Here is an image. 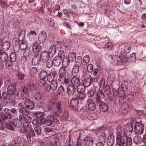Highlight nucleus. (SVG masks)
<instances>
[{"instance_id":"25","label":"nucleus","mask_w":146,"mask_h":146,"mask_svg":"<svg viewBox=\"0 0 146 146\" xmlns=\"http://www.w3.org/2000/svg\"><path fill=\"white\" fill-rule=\"evenodd\" d=\"M10 47V43L9 42L5 41L2 44V48L4 50H7Z\"/></svg>"},{"instance_id":"52","label":"nucleus","mask_w":146,"mask_h":146,"mask_svg":"<svg viewBox=\"0 0 146 146\" xmlns=\"http://www.w3.org/2000/svg\"><path fill=\"white\" fill-rule=\"evenodd\" d=\"M117 93L118 95L119 96V97L122 98L125 97V94L123 90H122L118 91Z\"/></svg>"},{"instance_id":"41","label":"nucleus","mask_w":146,"mask_h":146,"mask_svg":"<svg viewBox=\"0 0 146 146\" xmlns=\"http://www.w3.org/2000/svg\"><path fill=\"white\" fill-rule=\"evenodd\" d=\"M19 111L22 114L25 115H27L29 113V111L25 109L24 107L19 108Z\"/></svg>"},{"instance_id":"38","label":"nucleus","mask_w":146,"mask_h":146,"mask_svg":"<svg viewBox=\"0 0 146 146\" xmlns=\"http://www.w3.org/2000/svg\"><path fill=\"white\" fill-rule=\"evenodd\" d=\"M57 83L56 82H51L50 88L53 90H55L57 88Z\"/></svg>"},{"instance_id":"24","label":"nucleus","mask_w":146,"mask_h":146,"mask_svg":"<svg viewBox=\"0 0 146 146\" xmlns=\"http://www.w3.org/2000/svg\"><path fill=\"white\" fill-rule=\"evenodd\" d=\"M13 126L17 127H20L22 125V122L21 120L18 119H15L13 120Z\"/></svg>"},{"instance_id":"35","label":"nucleus","mask_w":146,"mask_h":146,"mask_svg":"<svg viewBox=\"0 0 146 146\" xmlns=\"http://www.w3.org/2000/svg\"><path fill=\"white\" fill-rule=\"evenodd\" d=\"M133 140L134 142L137 144L140 143L142 141L141 137L139 135L135 136L133 138Z\"/></svg>"},{"instance_id":"9","label":"nucleus","mask_w":146,"mask_h":146,"mask_svg":"<svg viewBox=\"0 0 146 146\" xmlns=\"http://www.w3.org/2000/svg\"><path fill=\"white\" fill-rule=\"evenodd\" d=\"M88 105V108L89 110L91 111L94 110L96 108L95 103L90 99H88L87 101Z\"/></svg>"},{"instance_id":"59","label":"nucleus","mask_w":146,"mask_h":146,"mask_svg":"<svg viewBox=\"0 0 146 146\" xmlns=\"http://www.w3.org/2000/svg\"><path fill=\"white\" fill-rule=\"evenodd\" d=\"M80 68L81 67L77 66L74 65L73 69V71L74 73L77 74L78 73L79 70L80 69Z\"/></svg>"},{"instance_id":"50","label":"nucleus","mask_w":146,"mask_h":146,"mask_svg":"<svg viewBox=\"0 0 146 146\" xmlns=\"http://www.w3.org/2000/svg\"><path fill=\"white\" fill-rule=\"evenodd\" d=\"M130 46L129 44H126L124 47V50L126 53H129L131 49Z\"/></svg>"},{"instance_id":"56","label":"nucleus","mask_w":146,"mask_h":146,"mask_svg":"<svg viewBox=\"0 0 146 146\" xmlns=\"http://www.w3.org/2000/svg\"><path fill=\"white\" fill-rule=\"evenodd\" d=\"M136 55L135 53H133L131 54L128 58V60H131L132 61H134L136 59Z\"/></svg>"},{"instance_id":"19","label":"nucleus","mask_w":146,"mask_h":146,"mask_svg":"<svg viewBox=\"0 0 146 146\" xmlns=\"http://www.w3.org/2000/svg\"><path fill=\"white\" fill-rule=\"evenodd\" d=\"M86 97V95L85 94L83 93H80L78 96L77 99L78 101H79L82 104H83L85 102Z\"/></svg>"},{"instance_id":"34","label":"nucleus","mask_w":146,"mask_h":146,"mask_svg":"<svg viewBox=\"0 0 146 146\" xmlns=\"http://www.w3.org/2000/svg\"><path fill=\"white\" fill-rule=\"evenodd\" d=\"M35 133L37 135H40L42 132L41 128L39 126H36L34 127Z\"/></svg>"},{"instance_id":"53","label":"nucleus","mask_w":146,"mask_h":146,"mask_svg":"<svg viewBox=\"0 0 146 146\" xmlns=\"http://www.w3.org/2000/svg\"><path fill=\"white\" fill-rule=\"evenodd\" d=\"M35 23L37 24L40 25L41 23L42 20L41 18L38 17H35Z\"/></svg>"},{"instance_id":"7","label":"nucleus","mask_w":146,"mask_h":146,"mask_svg":"<svg viewBox=\"0 0 146 146\" xmlns=\"http://www.w3.org/2000/svg\"><path fill=\"white\" fill-rule=\"evenodd\" d=\"M95 80L94 78H84L83 80V84L86 87H87L90 86Z\"/></svg>"},{"instance_id":"4","label":"nucleus","mask_w":146,"mask_h":146,"mask_svg":"<svg viewBox=\"0 0 146 146\" xmlns=\"http://www.w3.org/2000/svg\"><path fill=\"white\" fill-rule=\"evenodd\" d=\"M134 129L136 133L141 134L144 130V127L143 124L140 122L137 121L134 126Z\"/></svg>"},{"instance_id":"14","label":"nucleus","mask_w":146,"mask_h":146,"mask_svg":"<svg viewBox=\"0 0 146 146\" xmlns=\"http://www.w3.org/2000/svg\"><path fill=\"white\" fill-rule=\"evenodd\" d=\"M84 142L86 146H93V141L92 138L90 137H86L84 139Z\"/></svg>"},{"instance_id":"45","label":"nucleus","mask_w":146,"mask_h":146,"mask_svg":"<svg viewBox=\"0 0 146 146\" xmlns=\"http://www.w3.org/2000/svg\"><path fill=\"white\" fill-rule=\"evenodd\" d=\"M46 62V67L48 68H50L53 64V61L51 60L50 58L48 60H47Z\"/></svg>"},{"instance_id":"30","label":"nucleus","mask_w":146,"mask_h":146,"mask_svg":"<svg viewBox=\"0 0 146 146\" xmlns=\"http://www.w3.org/2000/svg\"><path fill=\"white\" fill-rule=\"evenodd\" d=\"M63 45L65 47L68 48H70L72 46V43L70 40L67 39L65 41L63 40Z\"/></svg>"},{"instance_id":"49","label":"nucleus","mask_w":146,"mask_h":146,"mask_svg":"<svg viewBox=\"0 0 146 146\" xmlns=\"http://www.w3.org/2000/svg\"><path fill=\"white\" fill-rule=\"evenodd\" d=\"M31 52L29 50L27 49L23 52L24 56L25 57L29 56L31 55Z\"/></svg>"},{"instance_id":"62","label":"nucleus","mask_w":146,"mask_h":146,"mask_svg":"<svg viewBox=\"0 0 146 146\" xmlns=\"http://www.w3.org/2000/svg\"><path fill=\"white\" fill-rule=\"evenodd\" d=\"M80 58L79 60L78 61H76V63L75 65L76 66L81 67L82 62V58L81 57H80Z\"/></svg>"},{"instance_id":"32","label":"nucleus","mask_w":146,"mask_h":146,"mask_svg":"<svg viewBox=\"0 0 146 146\" xmlns=\"http://www.w3.org/2000/svg\"><path fill=\"white\" fill-rule=\"evenodd\" d=\"M37 70L36 68L34 67H32L30 69L29 73L31 76H34L36 74Z\"/></svg>"},{"instance_id":"58","label":"nucleus","mask_w":146,"mask_h":146,"mask_svg":"<svg viewBox=\"0 0 146 146\" xmlns=\"http://www.w3.org/2000/svg\"><path fill=\"white\" fill-rule=\"evenodd\" d=\"M133 127L131 125L126 126L125 127L126 131L127 132H131L133 131Z\"/></svg>"},{"instance_id":"27","label":"nucleus","mask_w":146,"mask_h":146,"mask_svg":"<svg viewBox=\"0 0 146 146\" xmlns=\"http://www.w3.org/2000/svg\"><path fill=\"white\" fill-rule=\"evenodd\" d=\"M66 71L65 67H63L60 69L59 72V73L60 74L59 80L60 81L61 80L60 78L62 79V76H64L66 74Z\"/></svg>"},{"instance_id":"48","label":"nucleus","mask_w":146,"mask_h":146,"mask_svg":"<svg viewBox=\"0 0 146 146\" xmlns=\"http://www.w3.org/2000/svg\"><path fill=\"white\" fill-rule=\"evenodd\" d=\"M5 66L7 68H9L11 67L12 66V63L11 61L9 60H7L6 61Z\"/></svg>"},{"instance_id":"28","label":"nucleus","mask_w":146,"mask_h":146,"mask_svg":"<svg viewBox=\"0 0 146 146\" xmlns=\"http://www.w3.org/2000/svg\"><path fill=\"white\" fill-rule=\"evenodd\" d=\"M71 62L70 59H68L67 57L64 58L62 59V64L63 67H66L68 65L69 63Z\"/></svg>"},{"instance_id":"13","label":"nucleus","mask_w":146,"mask_h":146,"mask_svg":"<svg viewBox=\"0 0 146 146\" xmlns=\"http://www.w3.org/2000/svg\"><path fill=\"white\" fill-rule=\"evenodd\" d=\"M32 48L33 52L36 54H37L40 51L41 46L39 43L35 42L33 44Z\"/></svg>"},{"instance_id":"61","label":"nucleus","mask_w":146,"mask_h":146,"mask_svg":"<svg viewBox=\"0 0 146 146\" xmlns=\"http://www.w3.org/2000/svg\"><path fill=\"white\" fill-rule=\"evenodd\" d=\"M105 47L106 48L110 50L112 47V43L110 42H108L105 44Z\"/></svg>"},{"instance_id":"60","label":"nucleus","mask_w":146,"mask_h":146,"mask_svg":"<svg viewBox=\"0 0 146 146\" xmlns=\"http://www.w3.org/2000/svg\"><path fill=\"white\" fill-rule=\"evenodd\" d=\"M27 46V44L23 42L20 45L19 47L22 50H25L26 49Z\"/></svg>"},{"instance_id":"31","label":"nucleus","mask_w":146,"mask_h":146,"mask_svg":"<svg viewBox=\"0 0 146 146\" xmlns=\"http://www.w3.org/2000/svg\"><path fill=\"white\" fill-rule=\"evenodd\" d=\"M47 75V72L46 71L42 70L39 73V77L40 78L44 79L46 78Z\"/></svg>"},{"instance_id":"54","label":"nucleus","mask_w":146,"mask_h":146,"mask_svg":"<svg viewBox=\"0 0 146 146\" xmlns=\"http://www.w3.org/2000/svg\"><path fill=\"white\" fill-rule=\"evenodd\" d=\"M29 104L28 105L27 107V108L29 110H32L33 109L35 105L33 102L30 101Z\"/></svg>"},{"instance_id":"39","label":"nucleus","mask_w":146,"mask_h":146,"mask_svg":"<svg viewBox=\"0 0 146 146\" xmlns=\"http://www.w3.org/2000/svg\"><path fill=\"white\" fill-rule=\"evenodd\" d=\"M33 98L35 100V101L42 99L41 94L40 92H37L34 95Z\"/></svg>"},{"instance_id":"2","label":"nucleus","mask_w":146,"mask_h":146,"mask_svg":"<svg viewBox=\"0 0 146 146\" xmlns=\"http://www.w3.org/2000/svg\"><path fill=\"white\" fill-rule=\"evenodd\" d=\"M2 96L5 100H8V102L11 105L13 106H17V101L16 100L13 95H8L6 92H4L2 94Z\"/></svg>"},{"instance_id":"11","label":"nucleus","mask_w":146,"mask_h":146,"mask_svg":"<svg viewBox=\"0 0 146 146\" xmlns=\"http://www.w3.org/2000/svg\"><path fill=\"white\" fill-rule=\"evenodd\" d=\"M76 87L73 85L69 84L67 88V92L69 96H72L76 91Z\"/></svg>"},{"instance_id":"18","label":"nucleus","mask_w":146,"mask_h":146,"mask_svg":"<svg viewBox=\"0 0 146 146\" xmlns=\"http://www.w3.org/2000/svg\"><path fill=\"white\" fill-rule=\"evenodd\" d=\"M62 59L60 57L56 56L53 60V63L54 65L56 66H58L61 64Z\"/></svg>"},{"instance_id":"3","label":"nucleus","mask_w":146,"mask_h":146,"mask_svg":"<svg viewBox=\"0 0 146 146\" xmlns=\"http://www.w3.org/2000/svg\"><path fill=\"white\" fill-rule=\"evenodd\" d=\"M59 122L58 119L55 115H50L47 117L46 124L47 125L50 126L52 125L53 122L58 124Z\"/></svg>"},{"instance_id":"20","label":"nucleus","mask_w":146,"mask_h":146,"mask_svg":"<svg viewBox=\"0 0 146 146\" xmlns=\"http://www.w3.org/2000/svg\"><path fill=\"white\" fill-rule=\"evenodd\" d=\"M13 120H9L7 123L6 127L9 130L13 131H14L15 129L13 127Z\"/></svg>"},{"instance_id":"8","label":"nucleus","mask_w":146,"mask_h":146,"mask_svg":"<svg viewBox=\"0 0 146 146\" xmlns=\"http://www.w3.org/2000/svg\"><path fill=\"white\" fill-rule=\"evenodd\" d=\"M96 104L98 105L101 111L105 112L108 110V106L106 103L101 101L100 102V103H97Z\"/></svg>"},{"instance_id":"44","label":"nucleus","mask_w":146,"mask_h":146,"mask_svg":"<svg viewBox=\"0 0 146 146\" xmlns=\"http://www.w3.org/2000/svg\"><path fill=\"white\" fill-rule=\"evenodd\" d=\"M11 61L12 62L15 61L16 59V54L14 53H11L10 55Z\"/></svg>"},{"instance_id":"26","label":"nucleus","mask_w":146,"mask_h":146,"mask_svg":"<svg viewBox=\"0 0 146 146\" xmlns=\"http://www.w3.org/2000/svg\"><path fill=\"white\" fill-rule=\"evenodd\" d=\"M8 55L5 52L2 53L0 56V59L2 62H5L7 61L8 60Z\"/></svg>"},{"instance_id":"63","label":"nucleus","mask_w":146,"mask_h":146,"mask_svg":"<svg viewBox=\"0 0 146 146\" xmlns=\"http://www.w3.org/2000/svg\"><path fill=\"white\" fill-rule=\"evenodd\" d=\"M19 46V45H15L14 46L13 49L14 53L16 54L20 50Z\"/></svg>"},{"instance_id":"33","label":"nucleus","mask_w":146,"mask_h":146,"mask_svg":"<svg viewBox=\"0 0 146 146\" xmlns=\"http://www.w3.org/2000/svg\"><path fill=\"white\" fill-rule=\"evenodd\" d=\"M35 105L37 107L40 108L43 105V102L42 99L35 101Z\"/></svg>"},{"instance_id":"55","label":"nucleus","mask_w":146,"mask_h":146,"mask_svg":"<svg viewBox=\"0 0 146 146\" xmlns=\"http://www.w3.org/2000/svg\"><path fill=\"white\" fill-rule=\"evenodd\" d=\"M105 92H107V94L111 93V90L110 86L109 85H106L104 88Z\"/></svg>"},{"instance_id":"47","label":"nucleus","mask_w":146,"mask_h":146,"mask_svg":"<svg viewBox=\"0 0 146 146\" xmlns=\"http://www.w3.org/2000/svg\"><path fill=\"white\" fill-rule=\"evenodd\" d=\"M7 119H5V117H3L0 118V123L3 125H6Z\"/></svg>"},{"instance_id":"37","label":"nucleus","mask_w":146,"mask_h":146,"mask_svg":"<svg viewBox=\"0 0 146 146\" xmlns=\"http://www.w3.org/2000/svg\"><path fill=\"white\" fill-rule=\"evenodd\" d=\"M76 54L74 52H70L67 58L70 59V60L71 62H72V60L74 59L76 57Z\"/></svg>"},{"instance_id":"16","label":"nucleus","mask_w":146,"mask_h":146,"mask_svg":"<svg viewBox=\"0 0 146 146\" xmlns=\"http://www.w3.org/2000/svg\"><path fill=\"white\" fill-rule=\"evenodd\" d=\"M46 33L44 31H42L39 35L38 39L40 42H43L46 40Z\"/></svg>"},{"instance_id":"17","label":"nucleus","mask_w":146,"mask_h":146,"mask_svg":"<svg viewBox=\"0 0 146 146\" xmlns=\"http://www.w3.org/2000/svg\"><path fill=\"white\" fill-rule=\"evenodd\" d=\"M79 101L76 98H73L70 101L71 106L73 108H76L78 106Z\"/></svg>"},{"instance_id":"6","label":"nucleus","mask_w":146,"mask_h":146,"mask_svg":"<svg viewBox=\"0 0 146 146\" xmlns=\"http://www.w3.org/2000/svg\"><path fill=\"white\" fill-rule=\"evenodd\" d=\"M39 56L41 62L43 63L45 62L51 58L49 56L48 52L46 51L42 52Z\"/></svg>"},{"instance_id":"15","label":"nucleus","mask_w":146,"mask_h":146,"mask_svg":"<svg viewBox=\"0 0 146 146\" xmlns=\"http://www.w3.org/2000/svg\"><path fill=\"white\" fill-rule=\"evenodd\" d=\"M111 58L113 60L114 63L116 65H122L121 57L120 56L116 55L113 56Z\"/></svg>"},{"instance_id":"40","label":"nucleus","mask_w":146,"mask_h":146,"mask_svg":"<svg viewBox=\"0 0 146 146\" xmlns=\"http://www.w3.org/2000/svg\"><path fill=\"white\" fill-rule=\"evenodd\" d=\"M57 91L58 93V94L63 95L65 92L64 87L62 86H60L59 87Z\"/></svg>"},{"instance_id":"46","label":"nucleus","mask_w":146,"mask_h":146,"mask_svg":"<svg viewBox=\"0 0 146 146\" xmlns=\"http://www.w3.org/2000/svg\"><path fill=\"white\" fill-rule=\"evenodd\" d=\"M58 57H60L62 59V58H65L66 56H65V54L63 50H60L58 53Z\"/></svg>"},{"instance_id":"23","label":"nucleus","mask_w":146,"mask_h":146,"mask_svg":"<svg viewBox=\"0 0 146 146\" xmlns=\"http://www.w3.org/2000/svg\"><path fill=\"white\" fill-rule=\"evenodd\" d=\"M85 87H86L83 84H80L77 86V91L79 93H83L85 90Z\"/></svg>"},{"instance_id":"21","label":"nucleus","mask_w":146,"mask_h":146,"mask_svg":"<svg viewBox=\"0 0 146 146\" xmlns=\"http://www.w3.org/2000/svg\"><path fill=\"white\" fill-rule=\"evenodd\" d=\"M71 83V85H73L74 86H77L80 84V80L76 77H74L72 78Z\"/></svg>"},{"instance_id":"5","label":"nucleus","mask_w":146,"mask_h":146,"mask_svg":"<svg viewBox=\"0 0 146 146\" xmlns=\"http://www.w3.org/2000/svg\"><path fill=\"white\" fill-rule=\"evenodd\" d=\"M57 74L56 68H55L52 69L51 72L47 75V80L50 82H53L56 75Z\"/></svg>"},{"instance_id":"64","label":"nucleus","mask_w":146,"mask_h":146,"mask_svg":"<svg viewBox=\"0 0 146 146\" xmlns=\"http://www.w3.org/2000/svg\"><path fill=\"white\" fill-rule=\"evenodd\" d=\"M90 59L88 55H86L83 58V60L86 63H88L90 62Z\"/></svg>"},{"instance_id":"29","label":"nucleus","mask_w":146,"mask_h":146,"mask_svg":"<svg viewBox=\"0 0 146 146\" xmlns=\"http://www.w3.org/2000/svg\"><path fill=\"white\" fill-rule=\"evenodd\" d=\"M56 51V49L54 47H51L50 48L49 51L48 52V53L49 54L50 57L51 58L53 56L55 53Z\"/></svg>"},{"instance_id":"12","label":"nucleus","mask_w":146,"mask_h":146,"mask_svg":"<svg viewBox=\"0 0 146 146\" xmlns=\"http://www.w3.org/2000/svg\"><path fill=\"white\" fill-rule=\"evenodd\" d=\"M16 90V87L15 85L10 84L7 88L8 95H13Z\"/></svg>"},{"instance_id":"42","label":"nucleus","mask_w":146,"mask_h":146,"mask_svg":"<svg viewBox=\"0 0 146 146\" xmlns=\"http://www.w3.org/2000/svg\"><path fill=\"white\" fill-rule=\"evenodd\" d=\"M38 85L41 87H43L46 84V82L44 79H41L38 81Z\"/></svg>"},{"instance_id":"22","label":"nucleus","mask_w":146,"mask_h":146,"mask_svg":"<svg viewBox=\"0 0 146 146\" xmlns=\"http://www.w3.org/2000/svg\"><path fill=\"white\" fill-rule=\"evenodd\" d=\"M41 62L40 60V57L39 56L37 55L34 56L32 59V63L34 65H37L39 64Z\"/></svg>"},{"instance_id":"1","label":"nucleus","mask_w":146,"mask_h":146,"mask_svg":"<svg viewBox=\"0 0 146 146\" xmlns=\"http://www.w3.org/2000/svg\"><path fill=\"white\" fill-rule=\"evenodd\" d=\"M123 128L120 125L117 126L116 128L117 135L120 136V137L116 138V143L119 146H131L132 145V141L131 138H127L125 136H123L124 131L123 130Z\"/></svg>"},{"instance_id":"43","label":"nucleus","mask_w":146,"mask_h":146,"mask_svg":"<svg viewBox=\"0 0 146 146\" xmlns=\"http://www.w3.org/2000/svg\"><path fill=\"white\" fill-rule=\"evenodd\" d=\"M43 113L40 111H38L35 112L34 115L35 117L37 119H39L43 115Z\"/></svg>"},{"instance_id":"51","label":"nucleus","mask_w":146,"mask_h":146,"mask_svg":"<svg viewBox=\"0 0 146 146\" xmlns=\"http://www.w3.org/2000/svg\"><path fill=\"white\" fill-rule=\"evenodd\" d=\"M87 69L88 72H92L93 70V67L92 65L91 64H88L87 66Z\"/></svg>"},{"instance_id":"10","label":"nucleus","mask_w":146,"mask_h":146,"mask_svg":"<svg viewBox=\"0 0 146 146\" xmlns=\"http://www.w3.org/2000/svg\"><path fill=\"white\" fill-rule=\"evenodd\" d=\"M104 97V95L103 92L101 90H99L97 93L96 97L95 98V102L96 103H99L102 101L101 100L103 99Z\"/></svg>"},{"instance_id":"57","label":"nucleus","mask_w":146,"mask_h":146,"mask_svg":"<svg viewBox=\"0 0 146 146\" xmlns=\"http://www.w3.org/2000/svg\"><path fill=\"white\" fill-rule=\"evenodd\" d=\"M12 117V115L10 112L6 114L4 113V117H5V118L7 120L11 119Z\"/></svg>"},{"instance_id":"36","label":"nucleus","mask_w":146,"mask_h":146,"mask_svg":"<svg viewBox=\"0 0 146 146\" xmlns=\"http://www.w3.org/2000/svg\"><path fill=\"white\" fill-rule=\"evenodd\" d=\"M56 107L58 111L60 113L62 112V108H61V103L60 102H58L56 104Z\"/></svg>"}]
</instances>
